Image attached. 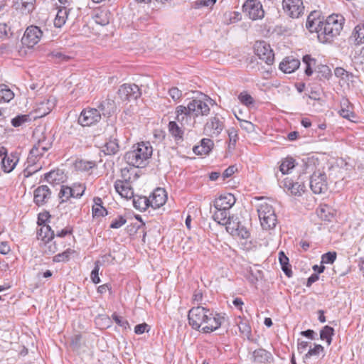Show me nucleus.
Masks as SVG:
<instances>
[{"mask_svg": "<svg viewBox=\"0 0 364 364\" xmlns=\"http://www.w3.org/2000/svg\"><path fill=\"white\" fill-rule=\"evenodd\" d=\"M175 114L176 122L180 123L182 127L189 124L193 118L189 112H188L187 107L184 105L177 106L175 109Z\"/></svg>", "mask_w": 364, "mask_h": 364, "instance_id": "obj_18", "label": "nucleus"}, {"mask_svg": "<svg viewBox=\"0 0 364 364\" xmlns=\"http://www.w3.org/2000/svg\"><path fill=\"white\" fill-rule=\"evenodd\" d=\"M310 188L315 194L324 193L328 188L326 174L320 171L314 172L310 178Z\"/></svg>", "mask_w": 364, "mask_h": 364, "instance_id": "obj_6", "label": "nucleus"}, {"mask_svg": "<svg viewBox=\"0 0 364 364\" xmlns=\"http://www.w3.org/2000/svg\"><path fill=\"white\" fill-rule=\"evenodd\" d=\"M279 185L284 190L289 191L293 196H301L306 189V186L304 183L294 182L292 179L288 177H286L280 181Z\"/></svg>", "mask_w": 364, "mask_h": 364, "instance_id": "obj_11", "label": "nucleus"}, {"mask_svg": "<svg viewBox=\"0 0 364 364\" xmlns=\"http://www.w3.org/2000/svg\"><path fill=\"white\" fill-rule=\"evenodd\" d=\"M124 159L129 166L136 168H142L146 166V164L139 155H138L137 153L132 149L125 153Z\"/></svg>", "mask_w": 364, "mask_h": 364, "instance_id": "obj_22", "label": "nucleus"}, {"mask_svg": "<svg viewBox=\"0 0 364 364\" xmlns=\"http://www.w3.org/2000/svg\"><path fill=\"white\" fill-rule=\"evenodd\" d=\"M14 97V93L4 84L0 85V102H9Z\"/></svg>", "mask_w": 364, "mask_h": 364, "instance_id": "obj_38", "label": "nucleus"}, {"mask_svg": "<svg viewBox=\"0 0 364 364\" xmlns=\"http://www.w3.org/2000/svg\"><path fill=\"white\" fill-rule=\"evenodd\" d=\"M242 11L253 21L262 19L264 16V11L261 3L245 2Z\"/></svg>", "mask_w": 364, "mask_h": 364, "instance_id": "obj_10", "label": "nucleus"}, {"mask_svg": "<svg viewBox=\"0 0 364 364\" xmlns=\"http://www.w3.org/2000/svg\"><path fill=\"white\" fill-rule=\"evenodd\" d=\"M75 168L80 171H88L95 168L97 164L94 161L79 160L75 162Z\"/></svg>", "mask_w": 364, "mask_h": 364, "instance_id": "obj_42", "label": "nucleus"}, {"mask_svg": "<svg viewBox=\"0 0 364 364\" xmlns=\"http://www.w3.org/2000/svg\"><path fill=\"white\" fill-rule=\"evenodd\" d=\"M114 188L122 198L130 199L134 197L133 189L127 180L125 181L117 180L114 183Z\"/></svg>", "mask_w": 364, "mask_h": 364, "instance_id": "obj_17", "label": "nucleus"}, {"mask_svg": "<svg viewBox=\"0 0 364 364\" xmlns=\"http://www.w3.org/2000/svg\"><path fill=\"white\" fill-rule=\"evenodd\" d=\"M59 170L51 171L45 174L44 178L46 181H48L50 183H57V181H60L63 178V176H61L60 178L59 177Z\"/></svg>", "mask_w": 364, "mask_h": 364, "instance_id": "obj_48", "label": "nucleus"}, {"mask_svg": "<svg viewBox=\"0 0 364 364\" xmlns=\"http://www.w3.org/2000/svg\"><path fill=\"white\" fill-rule=\"evenodd\" d=\"M213 141L210 139H203L200 145L195 146L193 149L195 154L198 155L208 154L213 146Z\"/></svg>", "mask_w": 364, "mask_h": 364, "instance_id": "obj_27", "label": "nucleus"}, {"mask_svg": "<svg viewBox=\"0 0 364 364\" xmlns=\"http://www.w3.org/2000/svg\"><path fill=\"white\" fill-rule=\"evenodd\" d=\"M333 333L334 329L332 327L325 326L320 331V338L323 341H326L329 346L331 343Z\"/></svg>", "mask_w": 364, "mask_h": 364, "instance_id": "obj_43", "label": "nucleus"}, {"mask_svg": "<svg viewBox=\"0 0 364 364\" xmlns=\"http://www.w3.org/2000/svg\"><path fill=\"white\" fill-rule=\"evenodd\" d=\"M166 199V193L165 190L161 188L155 189L149 198L150 205L154 209L159 208L165 204Z\"/></svg>", "mask_w": 364, "mask_h": 364, "instance_id": "obj_14", "label": "nucleus"}, {"mask_svg": "<svg viewBox=\"0 0 364 364\" xmlns=\"http://www.w3.org/2000/svg\"><path fill=\"white\" fill-rule=\"evenodd\" d=\"M241 222L239 220L237 217H235L234 215H230V220L228 221L225 225L226 230L231 235L235 236V234H237L236 230L238 227H240V223Z\"/></svg>", "mask_w": 364, "mask_h": 364, "instance_id": "obj_39", "label": "nucleus"}, {"mask_svg": "<svg viewBox=\"0 0 364 364\" xmlns=\"http://www.w3.org/2000/svg\"><path fill=\"white\" fill-rule=\"evenodd\" d=\"M349 102L347 99H343L341 102V109L339 110L340 115L350 121H353V118L355 117V114L353 111L348 109Z\"/></svg>", "mask_w": 364, "mask_h": 364, "instance_id": "obj_40", "label": "nucleus"}, {"mask_svg": "<svg viewBox=\"0 0 364 364\" xmlns=\"http://www.w3.org/2000/svg\"><path fill=\"white\" fill-rule=\"evenodd\" d=\"M127 223L126 218L122 215H119L117 218L114 219L110 224V228L117 229L121 228Z\"/></svg>", "mask_w": 364, "mask_h": 364, "instance_id": "obj_61", "label": "nucleus"}, {"mask_svg": "<svg viewBox=\"0 0 364 364\" xmlns=\"http://www.w3.org/2000/svg\"><path fill=\"white\" fill-rule=\"evenodd\" d=\"M73 252L71 249H68L63 252L55 255L53 261L55 262H66L69 259L70 254L73 253Z\"/></svg>", "mask_w": 364, "mask_h": 364, "instance_id": "obj_50", "label": "nucleus"}, {"mask_svg": "<svg viewBox=\"0 0 364 364\" xmlns=\"http://www.w3.org/2000/svg\"><path fill=\"white\" fill-rule=\"evenodd\" d=\"M215 212L213 213L212 218L218 224L224 225L230 220V213L226 209H215Z\"/></svg>", "mask_w": 364, "mask_h": 364, "instance_id": "obj_29", "label": "nucleus"}, {"mask_svg": "<svg viewBox=\"0 0 364 364\" xmlns=\"http://www.w3.org/2000/svg\"><path fill=\"white\" fill-rule=\"evenodd\" d=\"M259 218H264L265 216L271 215L275 213L272 205L269 203L264 201L259 204L257 208Z\"/></svg>", "mask_w": 364, "mask_h": 364, "instance_id": "obj_33", "label": "nucleus"}, {"mask_svg": "<svg viewBox=\"0 0 364 364\" xmlns=\"http://www.w3.org/2000/svg\"><path fill=\"white\" fill-rule=\"evenodd\" d=\"M237 234H235V237H239L242 239H247L250 237V232L247 228L242 223H240V227L236 230Z\"/></svg>", "mask_w": 364, "mask_h": 364, "instance_id": "obj_56", "label": "nucleus"}, {"mask_svg": "<svg viewBox=\"0 0 364 364\" xmlns=\"http://www.w3.org/2000/svg\"><path fill=\"white\" fill-rule=\"evenodd\" d=\"M168 129L175 141H183L184 134L183 127L179 126L176 121H171L168 124Z\"/></svg>", "mask_w": 364, "mask_h": 364, "instance_id": "obj_26", "label": "nucleus"}, {"mask_svg": "<svg viewBox=\"0 0 364 364\" xmlns=\"http://www.w3.org/2000/svg\"><path fill=\"white\" fill-rule=\"evenodd\" d=\"M300 61L292 56L286 57L279 64V69L285 73H291L299 68Z\"/></svg>", "mask_w": 364, "mask_h": 364, "instance_id": "obj_21", "label": "nucleus"}, {"mask_svg": "<svg viewBox=\"0 0 364 364\" xmlns=\"http://www.w3.org/2000/svg\"><path fill=\"white\" fill-rule=\"evenodd\" d=\"M188 319L193 329L205 333L218 329L225 321V317L220 314L201 306L191 308Z\"/></svg>", "mask_w": 364, "mask_h": 364, "instance_id": "obj_1", "label": "nucleus"}, {"mask_svg": "<svg viewBox=\"0 0 364 364\" xmlns=\"http://www.w3.org/2000/svg\"><path fill=\"white\" fill-rule=\"evenodd\" d=\"M99 270H100V262L97 261L95 263V267L91 272V279L93 283L98 284L100 282V279L99 277Z\"/></svg>", "mask_w": 364, "mask_h": 364, "instance_id": "obj_59", "label": "nucleus"}, {"mask_svg": "<svg viewBox=\"0 0 364 364\" xmlns=\"http://www.w3.org/2000/svg\"><path fill=\"white\" fill-rule=\"evenodd\" d=\"M11 36H12L11 26L6 23H0V38H7Z\"/></svg>", "mask_w": 364, "mask_h": 364, "instance_id": "obj_52", "label": "nucleus"}, {"mask_svg": "<svg viewBox=\"0 0 364 364\" xmlns=\"http://www.w3.org/2000/svg\"><path fill=\"white\" fill-rule=\"evenodd\" d=\"M43 32L39 27L30 26L26 28L22 41L28 47H33L40 41Z\"/></svg>", "mask_w": 364, "mask_h": 364, "instance_id": "obj_9", "label": "nucleus"}, {"mask_svg": "<svg viewBox=\"0 0 364 364\" xmlns=\"http://www.w3.org/2000/svg\"><path fill=\"white\" fill-rule=\"evenodd\" d=\"M329 208L327 205L321 206L317 210L318 215L323 220H330Z\"/></svg>", "mask_w": 364, "mask_h": 364, "instance_id": "obj_58", "label": "nucleus"}, {"mask_svg": "<svg viewBox=\"0 0 364 364\" xmlns=\"http://www.w3.org/2000/svg\"><path fill=\"white\" fill-rule=\"evenodd\" d=\"M303 63L306 65L304 69L305 74L308 76H311L313 73L312 67L316 65V60L311 58L310 55H306L303 57Z\"/></svg>", "mask_w": 364, "mask_h": 364, "instance_id": "obj_45", "label": "nucleus"}, {"mask_svg": "<svg viewBox=\"0 0 364 364\" xmlns=\"http://www.w3.org/2000/svg\"><path fill=\"white\" fill-rule=\"evenodd\" d=\"M97 107L100 113L102 112L104 116H109L115 112L116 105L113 100L107 98L102 100Z\"/></svg>", "mask_w": 364, "mask_h": 364, "instance_id": "obj_25", "label": "nucleus"}, {"mask_svg": "<svg viewBox=\"0 0 364 364\" xmlns=\"http://www.w3.org/2000/svg\"><path fill=\"white\" fill-rule=\"evenodd\" d=\"M235 117L238 120L240 121V127L242 129L247 131L249 133L253 132L255 131V125L252 122L247 120H241L236 114Z\"/></svg>", "mask_w": 364, "mask_h": 364, "instance_id": "obj_60", "label": "nucleus"}, {"mask_svg": "<svg viewBox=\"0 0 364 364\" xmlns=\"http://www.w3.org/2000/svg\"><path fill=\"white\" fill-rule=\"evenodd\" d=\"M353 37L357 44L364 43V26L358 25L353 32Z\"/></svg>", "mask_w": 364, "mask_h": 364, "instance_id": "obj_46", "label": "nucleus"}, {"mask_svg": "<svg viewBox=\"0 0 364 364\" xmlns=\"http://www.w3.org/2000/svg\"><path fill=\"white\" fill-rule=\"evenodd\" d=\"M133 198V205L136 209L140 211H145L149 207H151L149 198L142 196H134Z\"/></svg>", "mask_w": 364, "mask_h": 364, "instance_id": "obj_30", "label": "nucleus"}, {"mask_svg": "<svg viewBox=\"0 0 364 364\" xmlns=\"http://www.w3.org/2000/svg\"><path fill=\"white\" fill-rule=\"evenodd\" d=\"M36 145L41 148L42 151H47L51 147L52 141L50 139H48L45 136H42L38 139Z\"/></svg>", "mask_w": 364, "mask_h": 364, "instance_id": "obj_49", "label": "nucleus"}, {"mask_svg": "<svg viewBox=\"0 0 364 364\" xmlns=\"http://www.w3.org/2000/svg\"><path fill=\"white\" fill-rule=\"evenodd\" d=\"M321 21L320 19H316L314 17V14H311L306 20V28L310 31V32H316L318 33V31H319V28L321 27Z\"/></svg>", "mask_w": 364, "mask_h": 364, "instance_id": "obj_36", "label": "nucleus"}, {"mask_svg": "<svg viewBox=\"0 0 364 364\" xmlns=\"http://www.w3.org/2000/svg\"><path fill=\"white\" fill-rule=\"evenodd\" d=\"M58 196H59V198L61 200L60 203L65 202L70 198H73V192L71 190V187L66 186H61V188L60 190Z\"/></svg>", "mask_w": 364, "mask_h": 364, "instance_id": "obj_47", "label": "nucleus"}, {"mask_svg": "<svg viewBox=\"0 0 364 364\" xmlns=\"http://www.w3.org/2000/svg\"><path fill=\"white\" fill-rule=\"evenodd\" d=\"M255 55L267 65H272L274 60V55L269 43L264 41H256L254 45Z\"/></svg>", "mask_w": 364, "mask_h": 364, "instance_id": "obj_4", "label": "nucleus"}, {"mask_svg": "<svg viewBox=\"0 0 364 364\" xmlns=\"http://www.w3.org/2000/svg\"><path fill=\"white\" fill-rule=\"evenodd\" d=\"M114 134L106 139L105 144L102 146V151L105 155H114L119 151V139L116 134V129H113Z\"/></svg>", "mask_w": 364, "mask_h": 364, "instance_id": "obj_12", "label": "nucleus"}, {"mask_svg": "<svg viewBox=\"0 0 364 364\" xmlns=\"http://www.w3.org/2000/svg\"><path fill=\"white\" fill-rule=\"evenodd\" d=\"M94 205L92 208L93 217L105 216L108 212L105 208L102 206V200L99 197L94 198Z\"/></svg>", "mask_w": 364, "mask_h": 364, "instance_id": "obj_28", "label": "nucleus"}, {"mask_svg": "<svg viewBox=\"0 0 364 364\" xmlns=\"http://www.w3.org/2000/svg\"><path fill=\"white\" fill-rule=\"evenodd\" d=\"M53 106V103L50 100H44L38 105L36 112L39 114L40 117L45 116L50 112Z\"/></svg>", "mask_w": 364, "mask_h": 364, "instance_id": "obj_41", "label": "nucleus"}, {"mask_svg": "<svg viewBox=\"0 0 364 364\" xmlns=\"http://www.w3.org/2000/svg\"><path fill=\"white\" fill-rule=\"evenodd\" d=\"M282 9L284 14L291 18H298L304 13L302 0H283Z\"/></svg>", "mask_w": 364, "mask_h": 364, "instance_id": "obj_3", "label": "nucleus"}, {"mask_svg": "<svg viewBox=\"0 0 364 364\" xmlns=\"http://www.w3.org/2000/svg\"><path fill=\"white\" fill-rule=\"evenodd\" d=\"M28 120H29L28 115L21 114V115L16 116V117H14L11 119V124L14 127H18L21 126L23 123H25L26 122H28Z\"/></svg>", "mask_w": 364, "mask_h": 364, "instance_id": "obj_53", "label": "nucleus"}, {"mask_svg": "<svg viewBox=\"0 0 364 364\" xmlns=\"http://www.w3.org/2000/svg\"><path fill=\"white\" fill-rule=\"evenodd\" d=\"M36 0H16L14 6L23 14H29L35 9Z\"/></svg>", "mask_w": 364, "mask_h": 364, "instance_id": "obj_24", "label": "nucleus"}, {"mask_svg": "<svg viewBox=\"0 0 364 364\" xmlns=\"http://www.w3.org/2000/svg\"><path fill=\"white\" fill-rule=\"evenodd\" d=\"M117 93L123 101L135 100L141 95L139 87L135 84H123L119 87Z\"/></svg>", "mask_w": 364, "mask_h": 364, "instance_id": "obj_7", "label": "nucleus"}, {"mask_svg": "<svg viewBox=\"0 0 364 364\" xmlns=\"http://www.w3.org/2000/svg\"><path fill=\"white\" fill-rule=\"evenodd\" d=\"M168 94L174 101L179 100L182 97V92L176 87L169 89Z\"/></svg>", "mask_w": 364, "mask_h": 364, "instance_id": "obj_64", "label": "nucleus"}, {"mask_svg": "<svg viewBox=\"0 0 364 364\" xmlns=\"http://www.w3.org/2000/svg\"><path fill=\"white\" fill-rule=\"evenodd\" d=\"M235 198L231 193H225L220 196L214 201V208L215 209L230 210L235 203Z\"/></svg>", "mask_w": 364, "mask_h": 364, "instance_id": "obj_15", "label": "nucleus"}, {"mask_svg": "<svg viewBox=\"0 0 364 364\" xmlns=\"http://www.w3.org/2000/svg\"><path fill=\"white\" fill-rule=\"evenodd\" d=\"M319 80H328L332 76L331 68L326 65H318L315 69Z\"/></svg>", "mask_w": 364, "mask_h": 364, "instance_id": "obj_37", "label": "nucleus"}, {"mask_svg": "<svg viewBox=\"0 0 364 364\" xmlns=\"http://www.w3.org/2000/svg\"><path fill=\"white\" fill-rule=\"evenodd\" d=\"M324 348L321 345L316 344L314 348L309 350L308 353L305 355L306 358H309L313 355H318L321 353L323 352Z\"/></svg>", "mask_w": 364, "mask_h": 364, "instance_id": "obj_62", "label": "nucleus"}, {"mask_svg": "<svg viewBox=\"0 0 364 364\" xmlns=\"http://www.w3.org/2000/svg\"><path fill=\"white\" fill-rule=\"evenodd\" d=\"M238 99L242 104L247 107L253 105L255 102L252 97L246 92H241L238 96Z\"/></svg>", "mask_w": 364, "mask_h": 364, "instance_id": "obj_51", "label": "nucleus"}, {"mask_svg": "<svg viewBox=\"0 0 364 364\" xmlns=\"http://www.w3.org/2000/svg\"><path fill=\"white\" fill-rule=\"evenodd\" d=\"M228 133L230 139V146L232 145L234 146L238 139L237 132L235 129L230 128L228 129Z\"/></svg>", "mask_w": 364, "mask_h": 364, "instance_id": "obj_63", "label": "nucleus"}, {"mask_svg": "<svg viewBox=\"0 0 364 364\" xmlns=\"http://www.w3.org/2000/svg\"><path fill=\"white\" fill-rule=\"evenodd\" d=\"M44 152L45 151H42L41 149L35 144L31 149L27 158L28 167L36 164L38 159L43 156Z\"/></svg>", "mask_w": 364, "mask_h": 364, "instance_id": "obj_31", "label": "nucleus"}, {"mask_svg": "<svg viewBox=\"0 0 364 364\" xmlns=\"http://www.w3.org/2000/svg\"><path fill=\"white\" fill-rule=\"evenodd\" d=\"M38 225L41 226L40 229L37 232L38 238H40L42 241L46 242L53 240L55 236L54 231L48 225L45 224L44 222L42 221L40 216L38 217Z\"/></svg>", "mask_w": 364, "mask_h": 364, "instance_id": "obj_20", "label": "nucleus"}, {"mask_svg": "<svg viewBox=\"0 0 364 364\" xmlns=\"http://www.w3.org/2000/svg\"><path fill=\"white\" fill-rule=\"evenodd\" d=\"M101 119V114L96 108L85 109L82 111L78 122L83 127L90 126Z\"/></svg>", "mask_w": 364, "mask_h": 364, "instance_id": "obj_8", "label": "nucleus"}, {"mask_svg": "<svg viewBox=\"0 0 364 364\" xmlns=\"http://www.w3.org/2000/svg\"><path fill=\"white\" fill-rule=\"evenodd\" d=\"M207 127L213 131L214 134L218 135L223 130V124L218 118L213 117L210 122L207 123Z\"/></svg>", "mask_w": 364, "mask_h": 364, "instance_id": "obj_44", "label": "nucleus"}, {"mask_svg": "<svg viewBox=\"0 0 364 364\" xmlns=\"http://www.w3.org/2000/svg\"><path fill=\"white\" fill-rule=\"evenodd\" d=\"M261 225L264 230H271L275 228L277 225L276 214L265 216L264 218H259Z\"/></svg>", "mask_w": 364, "mask_h": 364, "instance_id": "obj_35", "label": "nucleus"}, {"mask_svg": "<svg viewBox=\"0 0 364 364\" xmlns=\"http://www.w3.org/2000/svg\"><path fill=\"white\" fill-rule=\"evenodd\" d=\"M132 149L134 150L137 153V154L139 155V156L141 158V159L144 161L146 164L147 160L149 158H151L153 153L152 146L148 141H142L141 143L134 144L132 147Z\"/></svg>", "mask_w": 364, "mask_h": 364, "instance_id": "obj_16", "label": "nucleus"}, {"mask_svg": "<svg viewBox=\"0 0 364 364\" xmlns=\"http://www.w3.org/2000/svg\"><path fill=\"white\" fill-rule=\"evenodd\" d=\"M295 159L288 156L282 160L279 166V171L282 174H287L295 167Z\"/></svg>", "mask_w": 364, "mask_h": 364, "instance_id": "obj_34", "label": "nucleus"}, {"mask_svg": "<svg viewBox=\"0 0 364 364\" xmlns=\"http://www.w3.org/2000/svg\"><path fill=\"white\" fill-rule=\"evenodd\" d=\"M336 252H328L321 257V263L332 264L336 259Z\"/></svg>", "mask_w": 364, "mask_h": 364, "instance_id": "obj_55", "label": "nucleus"}, {"mask_svg": "<svg viewBox=\"0 0 364 364\" xmlns=\"http://www.w3.org/2000/svg\"><path fill=\"white\" fill-rule=\"evenodd\" d=\"M19 160L17 153H11L8 155L7 153L3 156L1 160V168L5 173L11 172L16 167Z\"/></svg>", "mask_w": 364, "mask_h": 364, "instance_id": "obj_19", "label": "nucleus"}, {"mask_svg": "<svg viewBox=\"0 0 364 364\" xmlns=\"http://www.w3.org/2000/svg\"><path fill=\"white\" fill-rule=\"evenodd\" d=\"M112 317L116 323L122 327L124 329L129 328V322L123 317L118 316L115 313L112 314Z\"/></svg>", "mask_w": 364, "mask_h": 364, "instance_id": "obj_57", "label": "nucleus"}, {"mask_svg": "<svg viewBox=\"0 0 364 364\" xmlns=\"http://www.w3.org/2000/svg\"><path fill=\"white\" fill-rule=\"evenodd\" d=\"M186 107L193 119L200 116H207L210 112L208 105L205 101L197 98L191 100Z\"/></svg>", "mask_w": 364, "mask_h": 364, "instance_id": "obj_5", "label": "nucleus"}, {"mask_svg": "<svg viewBox=\"0 0 364 364\" xmlns=\"http://www.w3.org/2000/svg\"><path fill=\"white\" fill-rule=\"evenodd\" d=\"M50 196L51 191L48 186H40L33 192V202L38 206L43 205L48 201Z\"/></svg>", "mask_w": 364, "mask_h": 364, "instance_id": "obj_13", "label": "nucleus"}, {"mask_svg": "<svg viewBox=\"0 0 364 364\" xmlns=\"http://www.w3.org/2000/svg\"><path fill=\"white\" fill-rule=\"evenodd\" d=\"M69 14L67 8L60 9L54 19V26L57 28H61L66 22Z\"/></svg>", "mask_w": 364, "mask_h": 364, "instance_id": "obj_32", "label": "nucleus"}, {"mask_svg": "<svg viewBox=\"0 0 364 364\" xmlns=\"http://www.w3.org/2000/svg\"><path fill=\"white\" fill-rule=\"evenodd\" d=\"M253 356L256 362L264 364H272L274 362V358L272 353L264 349H257L253 352Z\"/></svg>", "mask_w": 364, "mask_h": 364, "instance_id": "obj_23", "label": "nucleus"}, {"mask_svg": "<svg viewBox=\"0 0 364 364\" xmlns=\"http://www.w3.org/2000/svg\"><path fill=\"white\" fill-rule=\"evenodd\" d=\"M71 190L73 192V198H79L83 195L85 191V186L80 183L74 184Z\"/></svg>", "mask_w": 364, "mask_h": 364, "instance_id": "obj_54", "label": "nucleus"}, {"mask_svg": "<svg viewBox=\"0 0 364 364\" xmlns=\"http://www.w3.org/2000/svg\"><path fill=\"white\" fill-rule=\"evenodd\" d=\"M344 18L341 15L332 14L326 18L325 21H321L318 38L321 43L330 42L332 39L339 35L343 29Z\"/></svg>", "mask_w": 364, "mask_h": 364, "instance_id": "obj_2", "label": "nucleus"}]
</instances>
